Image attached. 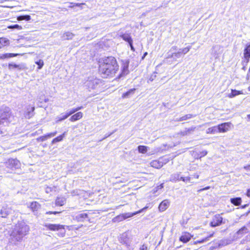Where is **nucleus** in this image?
Masks as SVG:
<instances>
[{
	"instance_id": "obj_1",
	"label": "nucleus",
	"mask_w": 250,
	"mask_h": 250,
	"mask_svg": "<svg viewBox=\"0 0 250 250\" xmlns=\"http://www.w3.org/2000/svg\"><path fill=\"white\" fill-rule=\"evenodd\" d=\"M118 69L116 60L113 57H107L100 62L99 71L103 77H112Z\"/></svg>"
},
{
	"instance_id": "obj_2",
	"label": "nucleus",
	"mask_w": 250,
	"mask_h": 250,
	"mask_svg": "<svg viewBox=\"0 0 250 250\" xmlns=\"http://www.w3.org/2000/svg\"><path fill=\"white\" fill-rule=\"evenodd\" d=\"M29 230L30 228L28 225L23 221H20L15 225L10 235L17 241H20L28 233Z\"/></svg>"
},
{
	"instance_id": "obj_3",
	"label": "nucleus",
	"mask_w": 250,
	"mask_h": 250,
	"mask_svg": "<svg viewBox=\"0 0 250 250\" xmlns=\"http://www.w3.org/2000/svg\"><path fill=\"white\" fill-rule=\"evenodd\" d=\"M13 116L11 115L10 109L8 107H2L0 109V125H7L12 121Z\"/></svg>"
},
{
	"instance_id": "obj_4",
	"label": "nucleus",
	"mask_w": 250,
	"mask_h": 250,
	"mask_svg": "<svg viewBox=\"0 0 250 250\" xmlns=\"http://www.w3.org/2000/svg\"><path fill=\"white\" fill-rule=\"evenodd\" d=\"M181 56L177 47L173 46L167 53V56L164 61L167 63L170 62L169 59H171L172 61H176L177 59L180 58Z\"/></svg>"
},
{
	"instance_id": "obj_5",
	"label": "nucleus",
	"mask_w": 250,
	"mask_h": 250,
	"mask_svg": "<svg viewBox=\"0 0 250 250\" xmlns=\"http://www.w3.org/2000/svg\"><path fill=\"white\" fill-rule=\"evenodd\" d=\"M100 80L94 77H90L84 83V85L89 91L96 89L99 84Z\"/></svg>"
},
{
	"instance_id": "obj_6",
	"label": "nucleus",
	"mask_w": 250,
	"mask_h": 250,
	"mask_svg": "<svg viewBox=\"0 0 250 250\" xmlns=\"http://www.w3.org/2000/svg\"><path fill=\"white\" fill-rule=\"evenodd\" d=\"M225 223V221L224 220L223 217L220 214H217L213 216L209 225L211 227H216Z\"/></svg>"
},
{
	"instance_id": "obj_7",
	"label": "nucleus",
	"mask_w": 250,
	"mask_h": 250,
	"mask_svg": "<svg viewBox=\"0 0 250 250\" xmlns=\"http://www.w3.org/2000/svg\"><path fill=\"white\" fill-rule=\"evenodd\" d=\"M5 165L7 168L11 170H15L20 167L21 163L16 159H9L5 163Z\"/></svg>"
},
{
	"instance_id": "obj_8",
	"label": "nucleus",
	"mask_w": 250,
	"mask_h": 250,
	"mask_svg": "<svg viewBox=\"0 0 250 250\" xmlns=\"http://www.w3.org/2000/svg\"><path fill=\"white\" fill-rule=\"evenodd\" d=\"M43 226L48 229L52 231H56L64 229V226L60 224L44 223L43 224Z\"/></svg>"
},
{
	"instance_id": "obj_9",
	"label": "nucleus",
	"mask_w": 250,
	"mask_h": 250,
	"mask_svg": "<svg viewBox=\"0 0 250 250\" xmlns=\"http://www.w3.org/2000/svg\"><path fill=\"white\" fill-rule=\"evenodd\" d=\"M232 126V124L230 123L221 124L217 126L218 131L219 132H226L229 130Z\"/></svg>"
},
{
	"instance_id": "obj_10",
	"label": "nucleus",
	"mask_w": 250,
	"mask_h": 250,
	"mask_svg": "<svg viewBox=\"0 0 250 250\" xmlns=\"http://www.w3.org/2000/svg\"><path fill=\"white\" fill-rule=\"evenodd\" d=\"M167 162L168 161L167 160H165V161H163L161 159H159L152 161L151 162L150 165L152 167L156 168H160L163 167L164 164H166Z\"/></svg>"
},
{
	"instance_id": "obj_11",
	"label": "nucleus",
	"mask_w": 250,
	"mask_h": 250,
	"mask_svg": "<svg viewBox=\"0 0 250 250\" xmlns=\"http://www.w3.org/2000/svg\"><path fill=\"white\" fill-rule=\"evenodd\" d=\"M128 66H129V61H128L125 60V61L123 62L122 73L121 74V75L122 76H125L128 74V73H129Z\"/></svg>"
},
{
	"instance_id": "obj_12",
	"label": "nucleus",
	"mask_w": 250,
	"mask_h": 250,
	"mask_svg": "<svg viewBox=\"0 0 250 250\" xmlns=\"http://www.w3.org/2000/svg\"><path fill=\"white\" fill-rule=\"evenodd\" d=\"M28 208L35 214L41 208V206L38 202L34 201L30 203Z\"/></svg>"
},
{
	"instance_id": "obj_13",
	"label": "nucleus",
	"mask_w": 250,
	"mask_h": 250,
	"mask_svg": "<svg viewBox=\"0 0 250 250\" xmlns=\"http://www.w3.org/2000/svg\"><path fill=\"white\" fill-rule=\"evenodd\" d=\"M26 68V66L24 64L21 63L20 64H16L14 63L11 62L8 64V68L10 70L16 68L19 70H23Z\"/></svg>"
},
{
	"instance_id": "obj_14",
	"label": "nucleus",
	"mask_w": 250,
	"mask_h": 250,
	"mask_svg": "<svg viewBox=\"0 0 250 250\" xmlns=\"http://www.w3.org/2000/svg\"><path fill=\"white\" fill-rule=\"evenodd\" d=\"M12 209L8 206H4L1 209L0 213L2 217H6L8 215L11 213Z\"/></svg>"
},
{
	"instance_id": "obj_15",
	"label": "nucleus",
	"mask_w": 250,
	"mask_h": 250,
	"mask_svg": "<svg viewBox=\"0 0 250 250\" xmlns=\"http://www.w3.org/2000/svg\"><path fill=\"white\" fill-rule=\"evenodd\" d=\"M169 201L168 200H165L159 205V209L161 211H164L169 206Z\"/></svg>"
},
{
	"instance_id": "obj_16",
	"label": "nucleus",
	"mask_w": 250,
	"mask_h": 250,
	"mask_svg": "<svg viewBox=\"0 0 250 250\" xmlns=\"http://www.w3.org/2000/svg\"><path fill=\"white\" fill-rule=\"evenodd\" d=\"M191 237V235L190 233L188 232H185L180 237V241L184 243H187L190 240Z\"/></svg>"
},
{
	"instance_id": "obj_17",
	"label": "nucleus",
	"mask_w": 250,
	"mask_h": 250,
	"mask_svg": "<svg viewBox=\"0 0 250 250\" xmlns=\"http://www.w3.org/2000/svg\"><path fill=\"white\" fill-rule=\"evenodd\" d=\"M119 241L121 243L127 245L129 243L127 234L126 233H123L119 238Z\"/></svg>"
},
{
	"instance_id": "obj_18",
	"label": "nucleus",
	"mask_w": 250,
	"mask_h": 250,
	"mask_svg": "<svg viewBox=\"0 0 250 250\" xmlns=\"http://www.w3.org/2000/svg\"><path fill=\"white\" fill-rule=\"evenodd\" d=\"M196 129V127H191L188 128H186L184 130L181 131L179 134L181 136H185L191 134Z\"/></svg>"
},
{
	"instance_id": "obj_19",
	"label": "nucleus",
	"mask_w": 250,
	"mask_h": 250,
	"mask_svg": "<svg viewBox=\"0 0 250 250\" xmlns=\"http://www.w3.org/2000/svg\"><path fill=\"white\" fill-rule=\"evenodd\" d=\"M83 113L81 112H79L75 114L74 115H72L69 119V120L71 122H75L76 121L81 119L83 117Z\"/></svg>"
},
{
	"instance_id": "obj_20",
	"label": "nucleus",
	"mask_w": 250,
	"mask_h": 250,
	"mask_svg": "<svg viewBox=\"0 0 250 250\" xmlns=\"http://www.w3.org/2000/svg\"><path fill=\"white\" fill-rule=\"evenodd\" d=\"M66 203V199L64 197H57L56 201L55 204L56 206H62L64 205Z\"/></svg>"
},
{
	"instance_id": "obj_21",
	"label": "nucleus",
	"mask_w": 250,
	"mask_h": 250,
	"mask_svg": "<svg viewBox=\"0 0 250 250\" xmlns=\"http://www.w3.org/2000/svg\"><path fill=\"white\" fill-rule=\"evenodd\" d=\"M35 110V107L34 106L29 107L27 109V111L25 114V117L27 118H30L34 115V111Z\"/></svg>"
},
{
	"instance_id": "obj_22",
	"label": "nucleus",
	"mask_w": 250,
	"mask_h": 250,
	"mask_svg": "<svg viewBox=\"0 0 250 250\" xmlns=\"http://www.w3.org/2000/svg\"><path fill=\"white\" fill-rule=\"evenodd\" d=\"M74 36V35L70 32H66L64 33L62 38L63 40H71Z\"/></svg>"
},
{
	"instance_id": "obj_23",
	"label": "nucleus",
	"mask_w": 250,
	"mask_h": 250,
	"mask_svg": "<svg viewBox=\"0 0 250 250\" xmlns=\"http://www.w3.org/2000/svg\"><path fill=\"white\" fill-rule=\"evenodd\" d=\"M243 93L242 91H238L235 89H231V92L230 94L228 95V97L229 98H232L237 95H239L240 94H243Z\"/></svg>"
},
{
	"instance_id": "obj_24",
	"label": "nucleus",
	"mask_w": 250,
	"mask_h": 250,
	"mask_svg": "<svg viewBox=\"0 0 250 250\" xmlns=\"http://www.w3.org/2000/svg\"><path fill=\"white\" fill-rule=\"evenodd\" d=\"M69 116L65 112V113L61 114L59 116H58L56 118V123H58L60 122H61L66 118H67Z\"/></svg>"
},
{
	"instance_id": "obj_25",
	"label": "nucleus",
	"mask_w": 250,
	"mask_h": 250,
	"mask_svg": "<svg viewBox=\"0 0 250 250\" xmlns=\"http://www.w3.org/2000/svg\"><path fill=\"white\" fill-rule=\"evenodd\" d=\"M142 210H139L138 211H136V212H133V213L127 212V213H123V215L124 216V218L125 220V219H126L127 218L131 217L133 216L134 215L141 212Z\"/></svg>"
},
{
	"instance_id": "obj_26",
	"label": "nucleus",
	"mask_w": 250,
	"mask_h": 250,
	"mask_svg": "<svg viewBox=\"0 0 250 250\" xmlns=\"http://www.w3.org/2000/svg\"><path fill=\"white\" fill-rule=\"evenodd\" d=\"M87 218V214L86 213H81L76 216V219L78 221H83Z\"/></svg>"
},
{
	"instance_id": "obj_27",
	"label": "nucleus",
	"mask_w": 250,
	"mask_h": 250,
	"mask_svg": "<svg viewBox=\"0 0 250 250\" xmlns=\"http://www.w3.org/2000/svg\"><path fill=\"white\" fill-rule=\"evenodd\" d=\"M18 54L14 53H5L3 54H0V59H4L8 58H12L18 56Z\"/></svg>"
},
{
	"instance_id": "obj_28",
	"label": "nucleus",
	"mask_w": 250,
	"mask_h": 250,
	"mask_svg": "<svg viewBox=\"0 0 250 250\" xmlns=\"http://www.w3.org/2000/svg\"><path fill=\"white\" fill-rule=\"evenodd\" d=\"M248 231L247 228L244 226L237 231V234L239 236H243V235L247 233Z\"/></svg>"
},
{
	"instance_id": "obj_29",
	"label": "nucleus",
	"mask_w": 250,
	"mask_h": 250,
	"mask_svg": "<svg viewBox=\"0 0 250 250\" xmlns=\"http://www.w3.org/2000/svg\"><path fill=\"white\" fill-rule=\"evenodd\" d=\"M241 198L240 197H236L230 199V202L235 206H239L241 203Z\"/></svg>"
},
{
	"instance_id": "obj_30",
	"label": "nucleus",
	"mask_w": 250,
	"mask_h": 250,
	"mask_svg": "<svg viewBox=\"0 0 250 250\" xmlns=\"http://www.w3.org/2000/svg\"><path fill=\"white\" fill-rule=\"evenodd\" d=\"M218 132V131L217 126L208 128L206 131V133L208 134H214Z\"/></svg>"
},
{
	"instance_id": "obj_31",
	"label": "nucleus",
	"mask_w": 250,
	"mask_h": 250,
	"mask_svg": "<svg viewBox=\"0 0 250 250\" xmlns=\"http://www.w3.org/2000/svg\"><path fill=\"white\" fill-rule=\"evenodd\" d=\"M195 116L192 114H187L186 115L182 117L179 118V119H177L176 121H183L185 120H187L188 119H189L192 117H194Z\"/></svg>"
},
{
	"instance_id": "obj_32",
	"label": "nucleus",
	"mask_w": 250,
	"mask_h": 250,
	"mask_svg": "<svg viewBox=\"0 0 250 250\" xmlns=\"http://www.w3.org/2000/svg\"><path fill=\"white\" fill-rule=\"evenodd\" d=\"M148 149V147L145 146H138V151L143 154L146 153Z\"/></svg>"
},
{
	"instance_id": "obj_33",
	"label": "nucleus",
	"mask_w": 250,
	"mask_h": 250,
	"mask_svg": "<svg viewBox=\"0 0 250 250\" xmlns=\"http://www.w3.org/2000/svg\"><path fill=\"white\" fill-rule=\"evenodd\" d=\"M65 134V132L63 133L62 134L60 135L59 136H58L57 137L53 139V140L52 141V144H54L56 142L62 141L64 137Z\"/></svg>"
},
{
	"instance_id": "obj_34",
	"label": "nucleus",
	"mask_w": 250,
	"mask_h": 250,
	"mask_svg": "<svg viewBox=\"0 0 250 250\" xmlns=\"http://www.w3.org/2000/svg\"><path fill=\"white\" fill-rule=\"evenodd\" d=\"M220 49V47L218 45L214 46L213 47L212 50V54L215 57V58H217L218 57V53H217V52L219 51Z\"/></svg>"
},
{
	"instance_id": "obj_35",
	"label": "nucleus",
	"mask_w": 250,
	"mask_h": 250,
	"mask_svg": "<svg viewBox=\"0 0 250 250\" xmlns=\"http://www.w3.org/2000/svg\"><path fill=\"white\" fill-rule=\"evenodd\" d=\"M9 40L4 37L0 38V43L3 46H6L9 44Z\"/></svg>"
},
{
	"instance_id": "obj_36",
	"label": "nucleus",
	"mask_w": 250,
	"mask_h": 250,
	"mask_svg": "<svg viewBox=\"0 0 250 250\" xmlns=\"http://www.w3.org/2000/svg\"><path fill=\"white\" fill-rule=\"evenodd\" d=\"M135 90H136L135 88H133V89H130L129 91L124 93L122 95V98H127L128 96H129L130 95H133L134 93V91H135Z\"/></svg>"
},
{
	"instance_id": "obj_37",
	"label": "nucleus",
	"mask_w": 250,
	"mask_h": 250,
	"mask_svg": "<svg viewBox=\"0 0 250 250\" xmlns=\"http://www.w3.org/2000/svg\"><path fill=\"white\" fill-rule=\"evenodd\" d=\"M244 55L246 59L250 58V44L245 49Z\"/></svg>"
},
{
	"instance_id": "obj_38",
	"label": "nucleus",
	"mask_w": 250,
	"mask_h": 250,
	"mask_svg": "<svg viewBox=\"0 0 250 250\" xmlns=\"http://www.w3.org/2000/svg\"><path fill=\"white\" fill-rule=\"evenodd\" d=\"M191 47L188 46L184 48L178 49L179 52H180L181 55L182 54H187L190 49Z\"/></svg>"
},
{
	"instance_id": "obj_39",
	"label": "nucleus",
	"mask_w": 250,
	"mask_h": 250,
	"mask_svg": "<svg viewBox=\"0 0 250 250\" xmlns=\"http://www.w3.org/2000/svg\"><path fill=\"white\" fill-rule=\"evenodd\" d=\"M180 174L176 173L173 174L171 176L170 181L172 182H176L177 181H179Z\"/></svg>"
},
{
	"instance_id": "obj_40",
	"label": "nucleus",
	"mask_w": 250,
	"mask_h": 250,
	"mask_svg": "<svg viewBox=\"0 0 250 250\" xmlns=\"http://www.w3.org/2000/svg\"><path fill=\"white\" fill-rule=\"evenodd\" d=\"M125 220L123 214H120L113 219L114 222H121Z\"/></svg>"
},
{
	"instance_id": "obj_41",
	"label": "nucleus",
	"mask_w": 250,
	"mask_h": 250,
	"mask_svg": "<svg viewBox=\"0 0 250 250\" xmlns=\"http://www.w3.org/2000/svg\"><path fill=\"white\" fill-rule=\"evenodd\" d=\"M122 38L125 41L127 42L128 43H130V42H132V40L128 34H124L122 35Z\"/></svg>"
},
{
	"instance_id": "obj_42",
	"label": "nucleus",
	"mask_w": 250,
	"mask_h": 250,
	"mask_svg": "<svg viewBox=\"0 0 250 250\" xmlns=\"http://www.w3.org/2000/svg\"><path fill=\"white\" fill-rule=\"evenodd\" d=\"M84 4V3H79L70 2L68 7L72 8L74 6L82 7V6Z\"/></svg>"
},
{
	"instance_id": "obj_43",
	"label": "nucleus",
	"mask_w": 250,
	"mask_h": 250,
	"mask_svg": "<svg viewBox=\"0 0 250 250\" xmlns=\"http://www.w3.org/2000/svg\"><path fill=\"white\" fill-rule=\"evenodd\" d=\"M18 19L19 20H26V21H29L31 19L30 16L29 15H25V16H20L18 17Z\"/></svg>"
},
{
	"instance_id": "obj_44",
	"label": "nucleus",
	"mask_w": 250,
	"mask_h": 250,
	"mask_svg": "<svg viewBox=\"0 0 250 250\" xmlns=\"http://www.w3.org/2000/svg\"><path fill=\"white\" fill-rule=\"evenodd\" d=\"M36 63L38 65V69H41L43 65V62L42 60H40L37 62H36Z\"/></svg>"
},
{
	"instance_id": "obj_45",
	"label": "nucleus",
	"mask_w": 250,
	"mask_h": 250,
	"mask_svg": "<svg viewBox=\"0 0 250 250\" xmlns=\"http://www.w3.org/2000/svg\"><path fill=\"white\" fill-rule=\"evenodd\" d=\"M8 28L9 29H17L19 30H21L22 29V27L19 25L18 24H15L13 25H10L8 26Z\"/></svg>"
},
{
	"instance_id": "obj_46",
	"label": "nucleus",
	"mask_w": 250,
	"mask_h": 250,
	"mask_svg": "<svg viewBox=\"0 0 250 250\" xmlns=\"http://www.w3.org/2000/svg\"><path fill=\"white\" fill-rule=\"evenodd\" d=\"M76 112H77V109H76V108H73L71 110H70V111H67V112H66V113H67L68 116H69Z\"/></svg>"
},
{
	"instance_id": "obj_47",
	"label": "nucleus",
	"mask_w": 250,
	"mask_h": 250,
	"mask_svg": "<svg viewBox=\"0 0 250 250\" xmlns=\"http://www.w3.org/2000/svg\"><path fill=\"white\" fill-rule=\"evenodd\" d=\"M47 139V136H46V135H45L44 136H42L40 137L37 140L39 142H40V141L43 142V141L46 140Z\"/></svg>"
},
{
	"instance_id": "obj_48",
	"label": "nucleus",
	"mask_w": 250,
	"mask_h": 250,
	"mask_svg": "<svg viewBox=\"0 0 250 250\" xmlns=\"http://www.w3.org/2000/svg\"><path fill=\"white\" fill-rule=\"evenodd\" d=\"M57 134V131H55L54 132L46 134L47 138H50L52 137L55 136Z\"/></svg>"
},
{
	"instance_id": "obj_49",
	"label": "nucleus",
	"mask_w": 250,
	"mask_h": 250,
	"mask_svg": "<svg viewBox=\"0 0 250 250\" xmlns=\"http://www.w3.org/2000/svg\"><path fill=\"white\" fill-rule=\"evenodd\" d=\"M207 153L208 152L206 150L202 151V152H200V156L199 157V158H201L202 157L206 156L207 154Z\"/></svg>"
},
{
	"instance_id": "obj_50",
	"label": "nucleus",
	"mask_w": 250,
	"mask_h": 250,
	"mask_svg": "<svg viewBox=\"0 0 250 250\" xmlns=\"http://www.w3.org/2000/svg\"><path fill=\"white\" fill-rule=\"evenodd\" d=\"M60 212H58V211H47L46 212V214H57L60 213Z\"/></svg>"
},
{
	"instance_id": "obj_51",
	"label": "nucleus",
	"mask_w": 250,
	"mask_h": 250,
	"mask_svg": "<svg viewBox=\"0 0 250 250\" xmlns=\"http://www.w3.org/2000/svg\"><path fill=\"white\" fill-rule=\"evenodd\" d=\"M191 177H186L184 179H183V182H189L191 180Z\"/></svg>"
},
{
	"instance_id": "obj_52",
	"label": "nucleus",
	"mask_w": 250,
	"mask_h": 250,
	"mask_svg": "<svg viewBox=\"0 0 250 250\" xmlns=\"http://www.w3.org/2000/svg\"><path fill=\"white\" fill-rule=\"evenodd\" d=\"M244 169H245L246 170L249 171L250 170V165H248L247 166H245L244 167H243Z\"/></svg>"
},
{
	"instance_id": "obj_53",
	"label": "nucleus",
	"mask_w": 250,
	"mask_h": 250,
	"mask_svg": "<svg viewBox=\"0 0 250 250\" xmlns=\"http://www.w3.org/2000/svg\"><path fill=\"white\" fill-rule=\"evenodd\" d=\"M147 250V247L145 245H142L139 249V250Z\"/></svg>"
},
{
	"instance_id": "obj_54",
	"label": "nucleus",
	"mask_w": 250,
	"mask_h": 250,
	"mask_svg": "<svg viewBox=\"0 0 250 250\" xmlns=\"http://www.w3.org/2000/svg\"><path fill=\"white\" fill-rule=\"evenodd\" d=\"M210 188V187L208 186V187H206L203 188H201L200 189H199L198 190V192H201V191H204V190H208V189Z\"/></svg>"
},
{
	"instance_id": "obj_55",
	"label": "nucleus",
	"mask_w": 250,
	"mask_h": 250,
	"mask_svg": "<svg viewBox=\"0 0 250 250\" xmlns=\"http://www.w3.org/2000/svg\"><path fill=\"white\" fill-rule=\"evenodd\" d=\"M51 188L50 187H47L46 188V192L47 193H49V192L51 191Z\"/></svg>"
},
{
	"instance_id": "obj_56",
	"label": "nucleus",
	"mask_w": 250,
	"mask_h": 250,
	"mask_svg": "<svg viewBox=\"0 0 250 250\" xmlns=\"http://www.w3.org/2000/svg\"><path fill=\"white\" fill-rule=\"evenodd\" d=\"M163 184H161L160 185H159V186H158L157 187V190L156 191H157L158 189H161L162 188H163Z\"/></svg>"
},
{
	"instance_id": "obj_57",
	"label": "nucleus",
	"mask_w": 250,
	"mask_h": 250,
	"mask_svg": "<svg viewBox=\"0 0 250 250\" xmlns=\"http://www.w3.org/2000/svg\"><path fill=\"white\" fill-rule=\"evenodd\" d=\"M130 46V47H131V49L133 51H134V48L132 45V42H130V43H129Z\"/></svg>"
},
{
	"instance_id": "obj_58",
	"label": "nucleus",
	"mask_w": 250,
	"mask_h": 250,
	"mask_svg": "<svg viewBox=\"0 0 250 250\" xmlns=\"http://www.w3.org/2000/svg\"><path fill=\"white\" fill-rule=\"evenodd\" d=\"M247 196L250 197V189H248L247 192Z\"/></svg>"
},
{
	"instance_id": "obj_59",
	"label": "nucleus",
	"mask_w": 250,
	"mask_h": 250,
	"mask_svg": "<svg viewBox=\"0 0 250 250\" xmlns=\"http://www.w3.org/2000/svg\"><path fill=\"white\" fill-rule=\"evenodd\" d=\"M194 177L196 179H198L199 178V175L197 174H195L194 175H193Z\"/></svg>"
},
{
	"instance_id": "obj_60",
	"label": "nucleus",
	"mask_w": 250,
	"mask_h": 250,
	"mask_svg": "<svg viewBox=\"0 0 250 250\" xmlns=\"http://www.w3.org/2000/svg\"><path fill=\"white\" fill-rule=\"evenodd\" d=\"M82 108H83L82 106H80V107H78L77 108H76V109H77V111H78V110L81 109Z\"/></svg>"
},
{
	"instance_id": "obj_61",
	"label": "nucleus",
	"mask_w": 250,
	"mask_h": 250,
	"mask_svg": "<svg viewBox=\"0 0 250 250\" xmlns=\"http://www.w3.org/2000/svg\"><path fill=\"white\" fill-rule=\"evenodd\" d=\"M184 178H185V177H180H180H179V181H180V180H182V181H183V179H184Z\"/></svg>"
},
{
	"instance_id": "obj_62",
	"label": "nucleus",
	"mask_w": 250,
	"mask_h": 250,
	"mask_svg": "<svg viewBox=\"0 0 250 250\" xmlns=\"http://www.w3.org/2000/svg\"><path fill=\"white\" fill-rule=\"evenodd\" d=\"M206 240H207V238L205 240L203 239L202 240L199 241V243H202V242L205 241Z\"/></svg>"
},
{
	"instance_id": "obj_63",
	"label": "nucleus",
	"mask_w": 250,
	"mask_h": 250,
	"mask_svg": "<svg viewBox=\"0 0 250 250\" xmlns=\"http://www.w3.org/2000/svg\"><path fill=\"white\" fill-rule=\"evenodd\" d=\"M247 117H248L249 120L250 121V114L248 115Z\"/></svg>"
},
{
	"instance_id": "obj_64",
	"label": "nucleus",
	"mask_w": 250,
	"mask_h": 250,
	"mask_svg": "<svg viewBox=\"0 0 250 250\" xmlns=\"http://www.w3.org/2000/svg\"><path fill=\"white\" fill-rule=\"evenodd\" d=\"M147 54V52L145 53V54H144V57H145Z\"/></svg>"
}]
</instances>
